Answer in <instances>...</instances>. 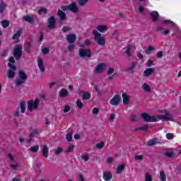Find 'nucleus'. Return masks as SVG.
<instances>
[{"mask_svg": "<svg viewBox=\"0 0 181 181\" xmlns=\"http://www.w3.org/2000/svg\"><path fill=\"white\" fill-rule=\"evenodd\" d=\"M141 117L146 122H158V121H160L161 118H166L165 116H156V115H149L147 113H142Z\"/></svg>", "mask_w": 181, "mask_h": 181, "instance_id": "f257e3e1", "label": "nucleus"}, {"mask_svg": "<svg viewBox=\"0 0 181 181\" xmlns=\"http://www.w3.org/2000/svg\"><path fill=\"white\" fill-rule=\"evenodd\" d=\"M15 63V59H13V57H10L8 59V66L9 67V70L7 72V77L8 78H13V77H15V74H16V67L15 66H13V64Z\"/></svg>", "mask_w": 181, "mask_h": 181, "instance_id": "f03ea898", "label": "nucleus"}, {"mask_svg": "<svg viewBox=\"0 0 181 181\" xmlns=\"http://www.w3.org/2000/svg\"><path fill=\"white\" fill-rule=\"evenodd\" d=\"M40 104V99L35 98L34 100H30L27 102V107L28 111H36L39 108V105Z\"/></svg>", "mask_w": 181, "mask_h": 181, "instance_id": "7ed1b4c3", "label": "nucleus"}, {"mask_svg": "<svg viewBox=\"0 0 181 181\" xmlns=\"http://www.w3.org/2000/svg\"><path fill=\"white\" fill-rule=\"evenodd\" d=\"M94 40L99 46H104L105 45V37L101 36V33L96 30H93Z\"/></svg>", "mask_w": 181, "mask_h": 181, "instance_id": "20e7f679", "label": "nucleus"}, {"mask_svg": "<svg viewBox=\"0 0 181 181\" xmlns=\"http://www.w3.org/2000/svg\"><path fill=\"white\" fill-rule=\"evenodd\" d=\"M61 9L62 11H71L74 13L78 12V7H77V4H76V3H71L68 6H62Z\"/></svg>", "mask_w": 181, "mask_h": 181, "instance_id": "39448f33", "label": "nucleus"}, {"mask_svg": "<svg viewBox=\"0 0 181 181\" xmlns=\"http://www.w3.org/2000/svg\"><path fill=\"white\" fill-rule=\"evenodd\" d=\"M27 76L25 72L20 71H19V78L16 81V86H21V84L26 81Z\"/></svg>", "mask_w": 181, "mask_h": 181, "instance_id": "423d86ee", "label": "nucleus"}, {"mask_svg": "<svg viewBox=\"0 0 181 181\" xmlns=\"http://www.w3.org/2000/svg\"><path fill=\"white\" fill-rule=\"evenodd\" d=\"M80 57H91V50L88 49H80L78 52Z\"/></svg>", "mask_w": 181, "mask_h": 181, "instance_id": "0eeeda50", "label": "nucleus"}, {"mask_svg": "<svg viewBox=\"0 0 181 181\" xmlns=\"http://www.w3.org/2000/svg\"><path fill=\"white\" fill-rule=\"evenodd\" d=\"M158 112H160L161 115H157L156 117H165L160 119H170V118H172V115L166 110H159Z\"/></svg>", "mask_w": 181, "mask_h": 181, "instance_id": "6e6552de", "label": "nucleus"}, {"mask_svg": "<svg viewBox=\"0 0 181 181\" xmlns=\"http://www.w3.org/2000/svg\"><path fill=\"white\" fill-rule=\"evenodd\" d=\"M119 101H121V97H119V95H115L110 100V104L114 107H117V105H119Z\"/></svg>", "mask_w": 181, "mask_h": 181, "instance_id": "1a4fd4ad", "label": "nucleus"}, {"mask_svg": "<svg viewBox=\"0 0 181 181\" xmlns=\"http://www.w3.org/2000/svg\"><path fill=\"white\" fill-rule=\"evenodd\" d=\"M22 56V46L16 45L14 48V57L18 60Z\"/></svg>", "mask_w": 181, "mask_h": 181, "instance_id": "9d476101", "label": "nucleus"}, {"mask_svg": "<svg viewBox=\"0 0 181 181\" xmlns=\"http://www.w3.org/2000/svg\"><path fill=\"white\" fill-rule=\"evenodd\" d=\"M105 67H106L105 64H103V63L99 64L95 66L94 72L96 73L97 74L100 73H103V71L105 70Z\"/></svg>", "mask_w": 181, "mask_h": 181, "instance_id": "9b49d317", "label": "nucleus"}, {"mask_svg": "<svg viewBox=\"0 0 181 181\" xmlns=\"http://www.w3.org/2000/svg\"><path fill=\"white\" fill-rule=\"evenodd\" d=\"M37 63L38 68L40 69V71H41V73H45L46 68L45 67V63H43V59H42L41 58H38Z\"/></svg>", "mask_w": 181, "mask_h": 181, "instance_id": "f8f14e48", "label": "nucleus"}, {"mask_svg": "<svg viewBox=\"0 0 181 181\" xmlns=\"http://www.w3.org/2000/svg\"><path fill=\"white\" fill-rule=\"evenodd\" d=\"M160 22H161V23H166L167 25H171V26H173L177 30H180V28H179V27H177V25H176V24L170 20L161 19Z\"/></svg>", "mask_w": 181, "mask_h": 181, "instance_id": "ddd939ff", "label": "nucleus"}, {"mask_svg": "<svg viewBox=\"0 0 181 181\" xmlns=\"http://www.w3.org/2000/svg\"><path fill=\"white\" fill-rule=\"evenodd\" d=\"M135 49V46L129 45L124 48V52L127 56H131V52H134Z\"/></svg>", "mask_w": 181, "mask_h": 181, "instance_id": "4468645a", "label": "nucleus"}, {"mask_svg": "<svg viewBox=\"0 0 181 181\" xmlns=\"http://www.w3.org/2000/svg\"><path fill=\"white\" fill-rule=\"evenodd\" d=\"M141 88L143 90H144L145 93H152V88L148 83H144L141 85Z\"/></svg>", "mask_w": 181, "mask_h": 181, "instance_id": "2eb2a0df", "label": "nucleus"}, {"mask_svg": "<svg viewBox=\"0 0 181 181\" xmlns=\"http://www.w3.org/2000/svg\"><path fill=\"white\" fill-rule=\"evenodd\" d=\"M153 22H158L159 21V13L156 11H151L150 13Z\"/></svg>", "mask_w": 181, "mask_h": 181, "instance_id": "dca6fc26", "label": "nucleus"}, {"mask_svg": "<svg viewBox=\"0 0 181 181\" xmlns=\"http://www.w3.org/2000/svg\"><path fill=\"white\" fill-rule=\"evenodd\" d=\"M56 26V19L54 18L51 17L48 19V28L49 29H54Z\"/></svg>", "mask_w": 181, "mask_h": 181, "instance_id": "f3484780", "label": "nucleus"}, {"mask_svg": "<svg viewBox=\"0 0 181 181\" xmlns=\"http://www.w3.org/2000/svg\"><path fill=\"white\" fill-rule=\"evenodd\" d=\"M77 36L76 34H69L66 36V40L69 43H74L75 40H76Z\"/></svg>", "mask_w": 181, "mask_h": 181, "instance_id": "a211bd4d", "label": "nucleus"}, {"mask_svg": "<svg viewBox=\"0 0 181 181\" xmlns=\"http://www.w3.org/2000/svg\"><path fill=\"white\" fill-rule=\"evenodd\" d=\"M96 29L98 32H100V33H105V32L108 30V27L105 25H99L97 26Z\"/></svg>", "mask_w": 181, "mask_h": 181, "instance_id": "6ab92c4d", "label": "nucleus"}, {"mask_svg": "<svg viewBox=\"0 0 181 181\" xmlns=\"http://www.w3.org/2000/svg\"><path fill=\"white\" fill-rule=\"evenodd\" d=\"M22 35V30H19L13 35V40H14L16 43L19 42V37H21V35Z\"/></svg>", "mask_w": 181, "mask_h": 181, "instance_id": "aec40b11", "label": "nucleus"}, {"mask_svg": "<svg viewBox=\"0 0 181 181\" xmlns=\"http://www.w3.org/2000/svg\"><path fill=\"white\" fill-rule=\"evenodd\" d=\"M122 97L123 98V104L124 105H128V104H129V100H130L129 95H128L127 93H122Z\"/></svg>", "mask_w": 181, "mask_h": 181, "instance_id": "412c9836", "label": "nucleus"}, {"mask_svg": "<svg viewBox=\"0 0 181 181\" xmlns=\"http://www.w3.org/2000/svg\"><path fill=\"white\" fill-rule=\"evenodd\" d=\"M155 71L154 68H148L144 71V77H149Z\"/></svg>", "mask_w": 181, "mask_h": 181, "instance_id": "4be33fe9", "label": "nucleus"}, {"mask_svg": "<svg viewBox=\"0 0 181 181\" xmlns=\"http://www.w3.org/2000/svg\"><path fill=\"white\" fill-rule=\"evenodd\" d=\"M124 169H125V164L122 163L119 164L116 169V173L117 175H121V173H122V170H124Z\"/></svg>", "mask_w": 181, "mask_h": 181, "instance_id": "5701e85b", "label": "nucleus"}, {"mask_svg": "<svg viewBox=\"0 0 181 181\" xmlns=\"http://www.w3.org/2000/svg\"><path fill=\"white\" fill-rule=\"evenodd\" d=\"M103 179L105 181H110L111 179H112V174L110 172H105L103 174Z\"/></svg>", "mask_w": 181, "mask_h": 181, "instance_id": "b1692460", "label": "nucleus"}, {"mask_svg": "<svg viewBox=\"0 0 181 181\" xmlns=\"http://www.w3.org/2000/svg\"><path fill=\"white\" fill-rule=\"evenodd\" d=\"M42 156L44 158H47L49 156V148H47V146H44L42 147Z\"/></svg>", "mask_w": 181, "mask_h": 181, "instance_id": "393cba45", "label": "nucleus"}, {"mask_svg": "<svg viewBox=\"0 0 181 181\" xmlns=\"http://www.w3.org/2000/svg\"><path fill=\"white\" fill-rule=\"evenodd\" d=\"M159 181H166V174L163 171H160V175L158 177Z\"/></svg>", "mask_w": 181, "mask_h": 181, "instance_id": "a878e982", "label": "nucleus"}, {"mask_svg": "<svg viewBox=\"0 0 181 181\" xmlns=\"http://www.w3.org/2000/svg\"><path fill=\"white\" fill-rule=\"evenodd\" d=\"M20 110L22 114L26 111V102H21L20 104Z\"/></svg>", "mask_w": 181, "mask_h": 181, "instance_id": "bb28decb", "label": "nucleus"}, {"mask_svg": "<svg viewBox=\"0 0 181 181\" xmlns=\"http://www.w3.org/2000/svg\"><path fill=\"white\" fill-rule=\"evenodd\" d=\"M59 95L60 97H67V95H69V91L64 88H62L59 91Z\"/></svg>", "mask_w": 181, "mask_h": 181, "instance_id": "cd10ccee", "label": "nucleus"}, {"mask_svg": "<svg viewBox=\"0 0 181 181\" xmlns=\"http://www.w3.org/2000/svg\"><path fill=\"white\" fill-rule=\"evenodd\" d=\"M58 16H59L61 21H64L66 19V13L62 10L58 11Z\"/></svg>", "mask_w": 181, "mask_h": 181, "instance_id": "c85d7f7f", "label": "nucleus"}, {"mask_svg": "<svg viewBox=\"0 0 181 181\" xmlns=\"http://www.w3.org/2000/svg\"><path fill=\"white\" fill-rule=\"evenodd\" d=\"M144 181H153V177L150 173H146L144 175Z\"/></svg>", "mask_w": 181, "mask_h": 181, "instance_id": "c756f323", "label": "nucleus"}, {"mask_svg": "<svg viewBox=\"0 0 181 181\" xmlns=\"http://www.w3.org/2000/svg\"><path fill=\"white\" fill-rule=\"evenodd\" d=\"M90 97H91V94L89 92H83L82 95L83 100H90Z\"/></svg>", "mask_w": 181, "mask_h": 181, "instance_id": "7c9ffc66", "label": "nucleus"}, {"mask_svg": "<svg viewBox=\"0 0 181 181\" xmlns=\"http://www.w3.org/2000/svg\"><path fill=\"white\" fill-rule=\"evenodd\" d=\"M114 68H109V69L107 70V75L110 76L109 77L110 80H112V76H114Z\"/></svg>", "mask_w": 181, "mask_h": 181, "instance_id": "2f4dec72", "label": "nucleus"}, {"mask_svg": "<svg viewBox=\"0 0 181 181\" xmlns=\"http://www.w3.org/2000/svg\"><path fill=\"white\" fill-rule=\"evenodd\" d=\"M29 152H33V153L37 152V151H39V146H34L30 147L28 149Z\"/></svg>", "mask_w": 181, "mask_h": 181, "instance_id": "473e14b6", "label": "nucleus"}, {"mask_svg": "<svg viewBox=\"0 0 181 181\" xmlns=\"http://www.w3.org/2000/svg\"><path fill=\"white\" fill-rule=\"evenodd\" d=\"M23 19H24L25 22H28L30 23H32V22H33V18L30 17V16H24L23 17Z\"/></svg>", "mask_w": 181, "mask_h": 181, "instance_id": "72a5a7b5", "label": "nucleus"}, {"mask_svg": "<svg viewBox=\"0 0 181 181\" xmlns=\"http://www.w3.org/2000/svg\"><path fill=\"white\" fill-rule=\"evenodd\" d=\"M66 139L67 141H69V142H71V141L73 140V132H70L69 133H68L66 136Z\"/></svg>", "mask_w": 181, "mask_h": 181, "instance_id": "f704fd0d", "label": "nucleus"}, {"mask_svg": "<svg viewBox=\"0 0 181 181\" xmlns=\"http://www.w3.org/2000/svg\"><path fill=\"white\" fill-rule=\"evenodd\" d=\"M158 142L157 139H153L148 141V146H152L153 145H156V143Z\"/></svg>", "mask_w": 181, "mask_h": 181, "instance_id": "c9c22d12", "label": "nucleus"}, {"mask_svg": "<svg viewBox=\"0 0 181 181\" xmlns=\"http://www.w3.org/2000/svg\"><path fill=\"white\" fill-rule=\"evenodd\" d=\"M153 50H155V47L152 46H148V48L146 49V54H151V53H152Z\"/></svg>", "mask_w": 181, "mask_h": 181, "instance_id": "e433bc0d", "label": "nucleus"}, {"mask_svg": "<svg viewBox=\"0 0 181 181\" xmlns=\"http://www.w3.org/2000/svg\"><path fill=\"white\" fill-rule=\"evenodd\" d=\"M5 9H6V4H5V3L1 2L0 4V12L1 13H4V11H5Z\"/></svg>", "mask_w": 181, "mask_h": 181, "instance_id": "4c0bfd02", "label": "nucleus"}, {"mask_svg": "<svg viewBox=\"0 0 181 181\" xmlns=\"http://www.w3.org/2000/svg\"><path fill=\"white\" fill-rule=\"evenodd\" d=\"M81 159L83 160V162H88V160L90 159V156L88 154H83L81 156Z\"/></svg>", "mask_w": 181, "mask_h": 181, "instance_id": "58836bf2", "label": "nucleus"}, {"mask_svg": "<svg viewBox=\"0 0 181 181\" xmlns=\"http://www.w3.org/2000/svg\"><path fill=\"white\" fill-rule=\"evenodd\" d=\"M39 15H46L47 13V10L45 8H42L38 11Z\"/></svg>", "mask_w": 181, "mask_h": 181, "instance_id": "ea45409f", "label": "nucleus"}, {"mask_svg": "<svg viewBox=\"0 0 181 181\" xmlns=\"http://www.w3.org/2000/svg\"><path fill=\"white\" fill-rule=\"evenodd\" d=\"M76 106L79 110H81L83 108V102L80 99H78L76 101Z\"/></svg>", "mask_w": 181, "mask_h": 181, "instance_id": "a19ab883", "label": "nucleus"}, {"mask_svg": "<svg viewBox=\"0 0 181 181\" xmlns=\"http://www.w3.org/2000/svg\"><path fill=\"white\" fill-rule=\"evenodd\" d=\"M149 128L148 124H146L143 127H139V129H136V131H146Z\"/></svg>", "mask_w": 181, "mask_h": 181, "instance_id": "79ce46f5", "label": "nucleus"}, {"mask_svg": "<svg viewBox=\"0 0 181 181\" xmlns=\"http://www.w3.org/2000/svg\"><path fill=\"white\" fill-rule=\"evenodd\" d=\"M104 145H105V143L104 142L98 143L96 144V148L98 149H103L104 148Z\"/></svg>", "mask_w": 181, "mask_h": 181, "instance_id": "37998d69", "label": "nucleus"}, {"mask_svg": "<svg viewBox=\"0 0 181 181\" xmlns=\"http://www.w3.org/2000/svg\"><path fill=\"white\" fill-rule=\"evenodd\" d=\"M1 25L3 28H8V26H9V21L4 20L3 21H1Z\"/></svg>", "mask_w": 181, "mask_h": 181, "instance_id": "c03bdc74", "label": "nucleus"}, {"mask_svg": "<svg viewBox=\"0 0 181 181\" xmlns=\"http://www.w3.org/2000/svg\"><path fill=\"white\" fill-rule=\"evenodd\" d=\"M73 151H74V146L71 145L67 148V149L66 150V152H67L68 153H70L73 152Z\"/></svg>", "mask_w": 181, "mask_h": 181, "instance_id": "a18cd8bd", "label": "nucleus"}, {"mask_svg": "<svg viewBox=\"0 0 181 181\" xmlns=\"http://www.w3.org/2000/svg\"><path fill=\"white\" fill-rule=\"evenodd\" d=\"M114 163V158L112 157H108L106 159V163L111 165V163Z\"/></svg>", "mask_w": 181, "mask_h": 181, "instance_id": "49530a36", "label": "nucleus"}, {"mask_svg": "<svg viewBox=\"0 0 181 181\" xmlns=\"http://www.w3.org/2000/svg\"><path fill=\"white\" fill-rule=\"evenodd\" d=\"M62 152H63V148L62 147H58L55 150V155H60V153H62Z\"/></svg>", "mask_w": 181, "mask_h": 181, "instance_id": "de8ad7c7", "label": "nucleus"}, {"mask_svg": "<svg viewBox=\"0 0 181 181\" xmlns=\"http://www.w3.org/2000/svg\"><path fill=\"white\" fill-rule=\"evenodd\" d=\"M88 0H78V2L79 4V5H81V6H84V5H86L87 4V1Z\"/></svg>", "mask_w": 181, "mask_h": 181, "instance_id": "09e8293b", "label": "nucleus"}, {"mask_svg": "<svg viewBox=\"0 0 181 181\" xmlns=\"http://www.w3.org/2000/svg\"><path fill=\"white\" fill-rule=\"evenodd\" d=\"M62 30L66 33V32H70V30H71V28L69 26H64L63 27Z\"/></svg>", "mask_w": 181, "mask_h": 181, "instance_id": "8fccbe9b", "label": "nucleus"}, {"mask_svg": "<svg viewBox=\"0 0 181 181\" xmlns=\"http://www.w3.org/2000/svg\"><path fill=\"white\" fill-rule=\"evenodd\" d=\"M93 114H94V115H97V114H98V112H100V109L98 107H94L92 110Z\"/></svg>", "mask_w": 181, "mask_h": 181, "instance_id": "3c124183", "label": "nucleus"}, {"mask_svg": "<svg viewBox=\"0 0 181 181\" xmlns=\"http://www.w3.org/2000/svg\"><path fill=\"white\" fill-rule=\"evenodd\" d=\"M75 48H76V45H74V44H71L68 47L69 52H74Z\"/></svg>", "mask_w": 181, "mask_h": 181, "instance_id": "603ef678", "label": "nucleus"}, {"mask_svg": "<svg viewBox=\"0 0 181 181\" xmlns=\"http://www.w3.org/2000/svg\"><path fill=\"white\" fill-rule=\"evenodd\" d=\"M115 114L112 113L110 114V117H109V121H110L111 122H112V121H114V119H115Z\"/></svg>", "mask_w": 181, "mask_h": 181, "instance_id": "864d4df0", "label": "nucleus"}, {"mask_svg": "<svg viewBox=\"0 0 181 181\" xmlns=\"http://www.w3.org/2000/svg\"><path fill=\"white\" fill-rule=\"evenodd\" d=\"M136 160H142V159L144 158V156L142 155H136L134 157Z\"/></svg>", "mask_w": 181, "mask_h": 181, "instance_id": "5fc2aeb1", "label": "nucleus"}, {"mask_svg": "<svg viewBox=\"0 0 181 181\" xmlns=\"http://www.w3.org/2000/svg\"><path fill=\"white\" fill-rule=\"evenodd\" d=\"M70 110H71V107L69 105H66L64 108V112H69V111H70Z\"/></svg>", "mask_w": 181, "mask_h": 181, "instance_id": "6e6d98bb", "label": "nucleus"}, {"mask_svg": "<svg viewBox=\"0 0 181 181\" xmlns=\"http://www.w3.org/2000/svg\"><path fill=\"white\" fill-rule=\"evenodd\" d=\"M42 53H43V54H47V53H49V48L47 47H45L42 49Z\"/></svg>", "mask_w": 181, "mask_h": 181, "instance_id": "4d7b16f0", "label": "nucleus"}, {"mask_svg": "<svg viewBox=\"0 0 181 181\" xmlns=\"http://www.w3.org/2000/svg\"><path fill=\"white\" fill-rule=\"evenodd\" d=\"M153 64V62H152V60L151 59H148L146 63V65L147 66V67H151V66H152Z\"/></svg>", "mask_w": 181, "mask_h": 181, "instance_id": "13d9d810", "label": "nucleus"}, {"mask_svg": "<svg viewBox=\"0 0 181 181\" xmlns=\"http://www.w3.org/2000/svg\"><path fill=\"white\" fill-rule=\"evenodd\" d=\"M139 11L140 12V13H144L145 8H144V6H139Z\"/></svg>", "mask_w": 181, "mask_h": 181, "instance_id": "bf43d9fd", "label": "nucleus"}, {"mask_svg": "<svg viewBox=\"0 0 181 181\" xmlns=\"http://www.w3.org/2000/svg\"><path fill=\"white\" fill-rule=\"evenodd\" d=\"M173 134L168 133L166 134L167 139H173Z\"/></svg>", "mask_w": 181, "mask_h": 181, "instance_id": "052dcab7", "label": "nucleus"}, {"mask_svg": "<svg viewBox=\"0 0 181 181\" xmlns=\"http://www.w3.org/2000/svg\"><path fill=\"white\" fill-rule=\"evenodd\" d=\"M30 50V42H28L25 45V52Z\"/></svg>", "mask_w": 181, "mask_h": 181, "instance_id": "680f3d73", "label": "nucleus"}, {"mask_svg": "<svg viewBox=\"0 0 181 181\" xmlns=\"http://www.w3.org/2000/svg\"><path fill=\"white\" fill-rule=\"evenodd\" d=\"M33 140V134H30L28 137V139H27V142H32V141Z\"/></svg>", "mask_w": 181, "mask_h": 181, "instance_id": "e2e57ef3", "label": "nucleus"}, {"mask_svg": "<svg viewBox=\"0 0 181 181\" xmlns=\"http://www.w3.org/2000/svg\"><path fill=\"white\" fill-rule=\"evenodd\" d=\"M84 45H85V46H90V45H91V41L86 40L84 41Z\"/></svg>", "mask_w": 181, "mask_h": 181, "instance_id": "0e129e2a", "label": "nucleus"}, {"mask_svg": "<svg viewBox=\"0 0 181 181\" xmlns=\"http://www.w3.org/2000/svg\"><path fill=\"white\" fill-rule=\"evenodd\" d=\"M162 56H163V52H159L156 54V57H158V59H160V57H162Z\"/></svg>", "mask_w": 181, "mask_h": 181, "instance_id": "69168bd1", "label": "nucleus"}, {"mask_svg": "<svg viewBox=\"0 0 181 181\" xmlns=\"http://www.w3.org/2000/svg\"><path fill=\"white\" fill-rule=\"evenodd\" d=\"M1 54L3 57L6 56V54H8V49L3 50Z\"/></svg>", "mask_w": 181, "mask_h": 181, "instance_id": "338daca9", "label": "nucleus"}, {"mask_svg": "<svg viewBox=\"0 0 181 181\" xmlns=\"http://www.w3.org/2000/svg\"><path fill=\"white\" fill-rule=\"evenodd\" d=\"M78 180L79 181H84V177L83 176V175H79Z\"/></svg>", "mask_w": 181, "mask_h": 181, "instance_id": "774afa93", "label": "nucleus"}]
</instances>
